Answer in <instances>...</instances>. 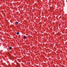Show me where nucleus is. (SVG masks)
I'll return each instance as SVG.
<instances>
[{
  "label": "nucleus",
  "instance_id": "f257e3e1",
  "mask_svg": "<svg viewBox=\"0 0 67 67\" xmlns=\"http://www.w3.org/2000/svg\"><path fill=\"white\" fill-rule=\"evenodd\" d=\"M15 25H18V24H19V23L18 22H16L15 23Z\"/></svg>",
  "mask_w": 67,
  "mask_h": 67
},
{
  "label": "nucleus",
  "instance_id": "f03ea898",
  "mask_svg": "<svg viewBox=\"0 0 67 67\" xmlns=\"http://www.w3.org/2000/svg\"><path fill=\"white\" fill-rule=\"evenodd\" d=\"M24 38H25V39H26V37L25 36L24 37Z\"/></svg>",
  "mask_w": 67,
  "mask_h": 67
},
{
  "label": "nucleus",
  "instance_id": "7ed1b4c3",
  "mask_svg": "<svg viewBox=\"0 0 67 67\" xmlns=\"http://www.w3.org/2000/svg\"><path fill=\"white\" fill-rule=\"evenodd\" d=\"M16 34H17V35H19V32H17L16 33Z\"/></svg>",
  "mask_w": 67,
  "mask_h": 67
},
{
  "label": "nucleus",
  "instance_id": "20e7f679",
  "mask_svg": "<svg viewBox=\"0 0 67 67\" xmlns=\"http://www.w3.org/2000/svg\"><path fill=\"white\" fill-rule=\"evenodd\" d=\"M12 48V47H10L9 48V49H10V50H11V49Z\"/></svg>",
  "mask_w": 67,
  "mask_h": 67
}]
</instances>
